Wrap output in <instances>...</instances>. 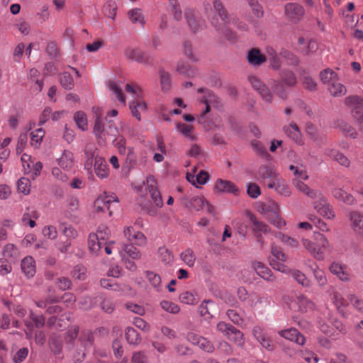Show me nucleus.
Listing matches in <instances>:
<instances>
[{
	"mask_svg": "<svg viewBox=\"0 0 363 363\" xmlns=\"http://www.w3.org/2000/svg\"><path fill=\"white\" fill-rule=\"evenodd\" d=\"M267 185L269 189H274L280 195L289 196L291 194V190L286 181L280 176L274 180L269 181Z\"/></svg>",
	"mask_w": 363,
	"mask_h": 363,
	"instance_id": "obj_12",
	"label": "nucleus"
},
{
	"mask_svg": "<svg viewBox=\"0 0 363 363\" xmlns=\"http://www.w3.org/2000/svg\"><path fill=\"white\" fill-rule=\"evenodd\" d=\"M279 334L290 341L296 342L297 344L302 345L305 342V337L301 335L298 330L296 328H290L288 330H280Z\"/></svg>",
	"mask_w": 363,
	"mask_h": 363,
	"instance_id": "obj_20",
	"label": "nucleus"
},
{
	"mask_svg": "<svg viewBox=\"0 0 363 363\" xmlns=\"http://www.w3.org/2000/svg\"><path fill=\"white\" fill-rule=\"evenodd\" d=\"M252 334L256 340L259 342L262 347L268 351H272L274 349V345L269 337L262 332L259 326H255L252 329Z\"/></svg>",
	"mask_w": 363,
	"mask_h": 363,
	"instance_id": "obj_13",
	"label": "nucleus"
},
{
	"mask_svg": "<svg viewBox=\"0 0 363 363\" xmlns=\"http://www.w3.org/2000/svg\"><path fill=\"white\" fill-rule=\"evenodd\" d=\"M160 306L164 311L170 313L177 314L180 311L179 306L172 301L164 300L160 302Z\"/></svg>",
	"mask_w": 363,
	"mask_h": 363,
	"instance_id": "obj_63",
	"label": "nucleus"
},
{
	"mask_svg": "<svg viewBox=\"0 0 363 363\" xmlns=\"http://www.w3.org/2000/svg\"><path fill=\"white\" fill-rule=\"evenodd\" d=\"M339 130L342 132L346 136H350L352 138L357 137V131L355 129L350 125L349 123L344 121H338L337 123Z\"/></svg>",
	"mask_w": 363,
	"mask_h": 363,
	"instance_id": "obj_44",
	"label": "nucleus"
},
{
	"mask_svg": "<svg viewBox=\"0 0 363 363\" xmlns=\"http://www.w3.org/2000/svg\"><path fill=\"white\" fill-rule=\"evenodd\" d=\"M325 154L333 160L337 162L340 165L349 167L350 164V160L342 152L335 149H326Z\"/></svg>",
	"mask_w": 363,
	"mask_h": 363,
	"instance_id": "obj_25",
	"label": "nucleus"
},
{
	"mask_svg": "<svg viewBox=\"0 0 363 363\" xmlns=\"http://www.w3.org/2000/svg\"><path fill=\"white\" fill-rule=\"evenodd\" d=\"M182 260L189 267H194L196 261V255L191 248L186 249L180 255Z\"/></svg>",
	"mask_w": 363,
	"mask_h": 363,
	"instance_id": "obj_47",
	"label": "nucleus"
},
{
	"mask_svg": "<svg viewBox=\"0 0 363 363\" xmlns=\"http://www.w3.org/2000/svg\"><path fill=\"white\" fill-rule=\"evenodd\" d=\"M333 194L334 197L340 201H343L344 203L352 205L354 203V197L348 194L346 191H345L342 189L336 188L333 191Z\"/></svg>",
	"mask_w": 363,
	"mask_h": 363,
	"instance_id": "obj_39",
	"label": "nucleus"
},
{
	"mask_svg": "<svg viewBox=\"0 0 363 363\" xmlns=\"http://www.w3.org/2000/svg\"><path fill=\"white\" fill-rule=\"evenodd\" d=\"M125 56L127 59L139 63H147L148 57L138 48L128 47L125 50Z\"/></svg>",
	"mask_w": 363,
	"mask_h": 363,
	"instance_id": "obj_18",
	"label": "nucleus"
},
{
	"mask_svg": "<svg viewBox=\"0 0 363 363\" xmlns=\"http://www.w3.org/2000/svg\"><path fill=\"white\" fill-rule=\"evenodd\" d=\"M146 278L151 286L157 291H160L162 289V280L159 274L152 271L145 272Z\"/></svg>",
	"mask_w": 363,
	"mask_h": 363,
	"instance_id": "obj_40",
	"label": "nucleus"
},
{
	"mask_svg": "<svg viewBox=\"0 0 363 363\" xmlns=\"http://www.w3.org/2000/svg\"><path fill=\"white\" fill-rule=\"evenodd\" d=\"M128 14L133 23H139L140 25H143L145 23V18L140 9H132L129 11Z\"/></svg>",
	"mask_w": 363,
	"mask_h": 363,
	"instance_id": "obj_55",
	"label": "nucleus"
},
{
	"mask_svg": "<svg viewBox=\"0 0 363 363\" xmlns=\"http://www.w3.org/2000/svg\"><path fill=\"white\" fill-rule=\"evenodd\" d=\"M295 303L298 308V311L302 313L307 312L308 310L313 308V303L309 300L307 297L303 295H301L296 297Z\"/></svg>",
	"mask_w": 363,
	"mask_h": 363,
	"instance_id": "obj_37",
	"label": "nucleus"
},
{
	"mask_svg": "<svg viewBox=\"0 0 363 363\" xmlns=\"http://www.w3.org/2000/svg\"><path fill=\"white\" fill-rule=\"evenodd\" d=\"M268 211H272L274 213V218L270 220V222L278 228H281L285 225V221L282 220L278 215L279 208L278 206L272 203L269 204L267 207Z\"/></svg>",
	"mask_w": 363,
	"mask_h": 363,
	"instance_id": "obj_42",
	"label": "nucleus"
},
{
	"mask_svg": "<svg viewBox=\"0 0 363 363\" xmlns=\"http://www.w3.org/2000/svg\"><path fill=\"white\" fill-rule=\"evenodd\" d=\"M93 132L96 138L102 140H107V136L109 135L108 133L106 134L105 132L104 124L101 119H95Z\"/></svg>",
	"mask_w": 363,
	"mask_h": 363,
	"instance_id": "obj_43",
	"label": "nucleus"
},
{
	"mask_svg": "<svg viewBox=\"0 0 363 363\" xmlns=\"http://www.w3.org/2000/svg\"><path fill=\"white\" fill-rule=\"evenodd\" d=\"M96 148L92 145H86L85 147L86 161L84 162V168L89 171L91 169L93 164L95 162V158L99 157L96 154Z\"/></svg>",
	"mask_w": 363,
	"mask_h": 363,
	"instance_id": "obj_34",
	"label": "nucleus"
},
{
	"mask_svg": "<svg viewBox=\"0 0 363 363\" xmlns=\"http://www.w3.org/2000/svg\"><path fill=\"white\" fill-rule=\"evenodd\" d=\"M161 89L163 91H167L171 88V79L169 74L164 71L163 69H160L159 71Z\"/></svg>",
	"mask_w": 363,
	"mask_h": 363,
	"instance_id": "obj_50",
	"label": "nucleus"
},
{
	"mask_svg": "<svg viewBox=\"0 0 363 363\" xmlns=\"http://www.w3.org/2000/svg\"><path fill=\"white\" fill-rule=\"evenodd\" d=\"M190 205L197 211L203 210L208 213L213 211V207L203 197H193L190 201Z\"/></svg>",
	"mask_w": 363,
	"mask_h": 363,
	"instance_id": "obj_22",
	"label": "nucleus"
},
{
	"mask_svg": "<svg viewBox=\"0 0 363 363\" xmlns=\"http://www.w3.org/2000/svg\"><path fill=\"white\" fill-rule=\"evenodd\" d=\"M248 3V5L251 8L252 12L253 15L258 18H261L264 16V10L262 5L258 2L257 0H246Z\"/></svg>",
	"mask_w": 363,
	"mask_h": 363,
	"instance_id": "obj_57",
	"label": "nucleus"
},
{
	"mask_svg": "<svg viewBox=\"0 0 363 363\" xmlns=\"http://www.w3.org/2000/svg\"><path fill=\"white\" fill-rule=\"evenodd\" d=\"M94 172L99 179H104L109 175L108 164L101 157H96L95 162L93 164Z\"/></svg>",
	"mask_w": 363,
	"mask_h": 363,
	"instance_id": "obj_21",
	"label": "nucleus"
},
{
	"mask_svg": "<svg viewBox=\"0 0 363 363\" xmlns=\"http://www.w3.org/2000/svg\"><path fill=\"white\" fill-rule=\"evenodd\" d=\"M45 135V131L42 128H38L30 133V145L38 147Z\"/></svg>",
	"mask_w": 363,
	"mask_h": 363,
	"instance_id": "obj_52",
	"label": "nucleus"
},
{
	"mask_svg": "<svg viewBox=\"0 0 363 363\" xmlns=\"http://www.w3.org/2000/svg\"><path fill=\"white\" fill-rule=\"evenodd\" d=\"M258 175L262 179L274 180L279 176L276 169L270 165H262L259 168Z\"/></svg>",
	"mask_w": 363,
	"mask_h": 363,
	"instance_id": "obj_29",
	"label": "nucleus"
},
{
	"mask_svg": "<svg viewBox=\"0 0 363 363\" xmlns=\"http://www.w3.org/2000/svg\"><path fill=\"white\" fill-rule=\"evenodd\" d=\"M314 199L315 200L314 201V208L320 215L328 219L335 218V213L332 207L321 192L319 191V195Z\"/></svg>",
	"mask_w": 363,
	"mask_h": 363,
	"instance_id": "obj_7",
	"label": "nucleus"
},
{
	"mask_svg": "<svg viewBox=\"0 0 363 363\" xmlns=\"http://www.w3.org/2000/svg\"><path fill=\"white\" fill-rule=\"evenodd\" d=\"M247 60L250 65L259 67L267 61V57L258 48H252L247 52Z\"/></svg>",
	"mask_w": 363,
	"mask_h": 363,
	"instance_id": "obj_17",
	"label": "nucleus"
},
{
	"mask_svg": "<svg viewBox=\"0 0 363 363\" xmlns=\"http://www.w3.org/2000/svg\"><path fill=\"white\" fill-rule=\"evenodd\" d=\"M281 83L289 86H293L296 84V78L294 73L289 69H282L280 72Z\"/></svg>",
	"mask_w": 363,
	"mask_h": 363,
	"instance_id": "obj_38",
	"label": "nucleus"
},
{
	"mask_svg": "<svg viewBox=\"0 0 363 363\" xmlns=\"http://www.w3.org/2000/svg\"><path fill=\"white\" fill-rule=\"evenodd\" d=\"M290 274L294 279L303 286L306 287L310 285L309 279L301 271L291 270Z\"/></svg>",
	"mask_w": 363,
	"mask_h": 363,
	"instance_id": "obj_58",
	"label": "nucleus"
},
{
	"mask_svg": "<svg viewBox=\"0 0 363 363\" xmlns=\"http://www.w3.org/2000/svg\"><path fill=\"white\" fill-rule=\"evenodd\" d=\"M314 236L315 243V259L322 260L324 259L325 252L330 248V245L328 240L324 235L319 233H315Z\"/></svg>",
	"mask_w": 363,
	"mask_h": 363,
	"instance_id": "obj_9",
	"label": "nucleus"
},
{
	"mask_svg": "<svg viewBox=\"0 0 363 363\" xmlns=\"http://www.w3.org/2000/svg\"><path fill=\"white\" fill-rule=\"evenodd\" d=\"M3 256L4 259L14 262L18 260L20 256L18 249L11 243L6 244L3 249Z\"/></svg>",
	"mask_w": 363,
	"mask_h": 363,
	"instance_id": "obj_28",
	"label": "nucleus"
},
{
	"mask_svg": "<svg viewBox=\"0 0 363 363\" xmlns=\"http://www.w3.org/2000/svg\"><path fill=\"white\" fill-rule=\"evenodd\" d=\"M215 189L219 192L232 193L237 194L238 189L230 181L218 179L215 183Z\"/></svg>",
	"mask_w": 363,
	"mask_h": 363,
	"instance_id": "obj_24",
	"label": "nucleus"
},
{
	"mask_svg": "<svg viewBox=\"0 0 363 363\" xmlns=\"http://www.w3.org/2000/svg\"><path fill=\"white\" fill-rule=\"evenodd\" d=\"M289 169L291 170L295 175L296 178L294 179H300L302 181L308 178L306 168L303 165H291Z\"/></svg>",
	"mask_w": 363,
	"mask_h": 363,
	"instance_id": "obj_56",
	"label": "nucleus"
},
{
	"mask_svg": "<svg viewBox=\"0 0 363 363\" xmlns=\"http://www.w3.org/2000/svg\"><path fill=\"white\" fill-rule=\"evenodd\" d=\"M125 338L130 345H138L140 342V337L138 333L133 328L128 327L125 329Z\"/></svg>",
	"mask_w": 363,
	"mask_h": 363,
	"instance_id": "obj_48",
	"label": "nucleus"
},
{
	"mask_svg": "<svg viewBox=\"0 0 363 363\" xmlns=\"http://www.w3.org/2000/svg\"><path fill=\"white\" fill-rule=\"evenodd\" d=\"M73 119L80 130L85 131L88 129V120L84 112L82 111H77L74 115Z\"/></svg>",
	"mask_w": 363,
	"mask_h": 363,
	"instance_id": "obj_41",
	"label": "nucleus"
},
{
	"mask_svg": "<svg viewBox=\"0 0 363 363\" xmlns=\"http://www.w3.org/2000/svg\"><path fill=\"white\" fill-rule=\"evenodd\" d=\"M65 340L67 345H72L74 350V361L81 362L84 360L88 350L93 346L94 337L90 330L84 329L79 332V326L72 325L66 332Z\"/></svg>",
	"mask_w": 363,
	"mask_h": 363,
	"instance_id": "obj_1",
	"label": "nucleus"
},
{
	"mask_svg": "<svg viewBox=\"0 0 363 363\" xmlns=\"http://www.w3.org/2000/svg\"><path fill=\"white\" fill-rule=\"evenodd\" d=\"M185 19L190 30L193 32L199 30L201 28V21L193 9H188L185 13Z\"/></svg>",
	"mask_w": 363,
	"mask_h": 363,
	"instance_id": "obj_23",
	"label": "nucleus"
},
{
	"mask_svg": "<svg viewBox=\"0 0 363 363\" xmlns=\"http://www.w3.org/2000/svg\"><path fill=\"white\" fill-rule=\"evenodd\" d=\"M199 93H203L204 96L201 99V102L205 104V110L202 112L201 117H203L210 111V104L214 100L215 96L212 91L206 88H200L198 89Z\"/></svg>",
	"mask_w": 363,
	"mask_h": 363,
	"instance_id": "obj_30",
	"label": "nucleus"
},
{
	"mask_svg": "<svg viewBox=\"0 0 363 363\" xmlns=\"http://www.w3.org/2000/svg\"><path fill=\"white\" fill-rule=\"evenodd\" d=\"M131 113L138 121L141 120V113L147 110V105L141 96L135 97L129 105Z\"/></svg>",
	"mask_w": 363,
	"mask_h": 363,
	"instance_id": "obj_14",
	"label": "nucleus"
},
{
	"mask_svg": "<svg viewBox=\"0 0 363 363\" xmlns=\"http://www.w3.org/2000/svg\"><path fill=\"white\" fill-rule=\"evenodd\" d=\"M252 267L257 274L267 281H274L275 277L272 274V271L265 264L260 262H254Z\"/></svg>",
	"mask_w": 363,
	"mask_h": 363,
	"instance_id": "obj_19",
	"label": "nucleus"
},
{
	"mask_svg": "<svg viewBox=\"0 0 363 363\" xmlns=\"http://www.w3.org/2000/svg\"><path fill=\"white\" fill-rule=\"evenodd\" d=\"M345 104L351 108V114L359 123H363V99L358 96H350L345 99Z\"/></svg>",
	"mask_w": 363,
	"mask_h": 363,
	"instance_id": "obj_6",
	"label": "nucleus"
},
{
	"mask_svg": "<svg viewBox=\"0 0 363 363\" xmlns=\"http://www.w3.org/2000/svg\"><path fill=\"white\" fill-rule=\"evenodd\" d=\"M320 78L324 84L331 83L337 79V75L332 69H326L320 73Z\"/></svg>",
	"mask_w": 363,
	"mask_h": 363,
	"instance_id": "obj_60",
	"label": "nucleus"
},
{
	"mask_svg": "<svg viewBox=\"0 0 363 363\" xmlns=\"http://www.w3.org/2000/svg\"><path fill=\"white\" fill-rule=\"evenodd\" d=\"M332 274L336 275L340 280L347 281L350 279V274L345 266L337 262H333L330 267Z\"/></svg>",
	"mask_w": 363,
	"mask_h": 363,
	"instance_id": "obj_27",
	"label": "nucleus"
},
{
	"mask_svg": "<svg viewBox=\"0 0 363 363\" xmlns=\"http://www.w3.org/2000/svg\"><path fill=\"white\" fill-rule=\"evenodd\" d=\"M350 219L354 230L363 233V215L357 211H352L350 213Z\"/></svg>",
	"mask_w": 363,
	"mask_h": 363,
	"instance_id": "obj_31",
	"label": "nucleus"
},
{
	"mask_svg": "<svg viewBox=\"0 0 363 363\" xmlns=\"http://www.w3.org/2000/svg\"><path fill=\"white\" fill-rule=\"evenodd\" d=\"M294 186L301 192L311 199H315L319 195V191L311 189L303 181L300 179L293 180Z\"/></svg>",
	"mask_w": 363,
	"mask_h": 363,
	"instance_id": "obj_32",
	"label": "nucleus"
},
{
	"mask_svg": "<svg viewBox=\"0 0 363 363\" xmlns=\"http://www.w3.org/2000/svg\"><path fill=\"white\" fill-rule=\"evenodd\" d=\"M330 301L335 306L337 311L344 316L345 309L349 305V300L345 299L338 291L333 289L330 292Z\"/></svg>",
	"mask_w": 363,
	"mask_h": 363,
	"instance_id": "obj_10",
	"label": "nucleus"
},
{
	"mask_svg": "<svg viewBox=\"0 0 363 363\" xmlns=\"http://www.w3.org/2000/svg\"><path fill=\"white\" fill-rule=\"evenodd\" d=\"M255 91L260 95L263 101L267 103H272L273 95L269 87L263 84L260 87H258Z\"/></svg>",
	"mask_w": 363,
	"mask_h": 363,
	"instance_id": "obj_54",
	"label": "nucleus"
},
{
	"mask_svg": "<svg viewBox=\"0 0 363 363\" xmlns=\"http://www.w3.org/2000/svg\"><path fill=\"white\" fill-rule=\"evenodd\" d=\"M179 299L181 303L189 305H196L199 301L197 294L194 291H189L181 293Z\"/></svg>",
	"mask_w": 363,
	"mask_h": 363,
	"instance_id": "obj_36",
	"label": "nucleus"
},
{
	"mask_svg": "<svg viewBox=\"0 0 363 363\" xmlns=\"http://www.w3.org/2000/svg\"><path fill=\"white\" fill-rule=\"evenodd\" d=\"M145 189L148 191L150 197L154 203L153 205L148 202L141 204L142 209L148 215L155 216L157 214V209L163 206V200L160 192L157 189V183L153 176H149L146 179Z\"/></svg>",
	"mask_w": 363,
	"mask_h": 363,
	"instance_id": "obj_2",
	"label": "nucleus"
},
{
	"mask_svg": "<svg viewBox=\"0 0 363 363\" xmlns=\"http://www.w3.org/2000/svg\"><path fill=\"white\" fill-rule=\"evenodd\" d=\"M158 255L161 262L164 264H170L174 262L173 255L164 247L159 248Z\"/></svg>",
	"mask_w": 363,
	"mask_h": 363,
	"instance_id": "obj_59",
	"label": "nucleus"
},
{
	"mask_svg": "<svg viewBox=\"0 0 363 363\" xmlns=\"http://www.w3.org/2000/svg\"><path fill=\"white\" fill-rule=\"evenodd\" d=\"M49 346L55 354H60L62 350V342L60 337L52 336L49 340Z\"/></svg>",
	"mask_w": 363,
	"mask_h": 363,
	"instance_id": "obj_53",
	"label": "nucleus"
},
{
	"mask_svg": "<svg viewBox=\"0 0 363 363\" xmlns=\"http://www.w3.org/2000/svg\"><path fill=\"white\" fill-rule=\"evenodd\" d=\"M110 235L109 229L104 225L99 226L96 233H91L88 238L89 251L94 255H98L102 248L104 241L107 240Z\"/></svg>",
	"mask_w": 363,
	"mask_h": 363,
	"instance_id": "obj_4",
	"label": "nucleus"
},
{
	"mask_svg": "<svg viewBox=\"0 0 363 363\" xmlns=\"http://www.w3.org/2000/svg\"><path fill=\"white\" fill-rule=\"evenodd\" d=\"M250 220L253 224V230L256 233H267L269 232V227L262 221L257 220L254 215H250Z\"/></svg>",
	"mask_w": 363,
	"mask_h": 363,
	"instance_id": "obj_51",
	"label": "nucleus"
},
{
	"mask_svg": "<svg viewBox=\"0 0 363 363\" xmlns=\"http://www.w3.org/2000/svg\"><path fill=\"white\" fill-rule=\"evenodd\" d=\"M21 268L22 272L28 279L33 277L36 272L35 262L33 257L32 256L24 257L21 260Z\"/></svg>",
	"mask_w": 363,
	"mask_h": 363,
	"instance_id": "obj_16",
	"label": "nucleus"
},
{
	"mask_svg": "<svg viewBox=\"0 0 363 363\" xmlns=\"http://www.w3.org/2000/svg\"><path fill=\"white\" fill-rule=\"evenodd\" d=\"M305 13L304 8L297 3H289L285 6V14L292 23L299 22Z\"/></svg>",
	"mask_w": 363,
	"mask_h": 363,
	"instance_id": "obj_8",
	"label": "nucleus"
},
{
	"mask_svg": "<svg viewBox=\"0 0 363 363\" xmlns=\"http://www.w3.org/2000/svg\"><path fill=\"white\" fill-rule=\"evenodd\" d=\"M60 83L65 89L70 90L74 86V82L72 76L67 72H64L59 76Z\"/></svg>",
	"mask_w": 363,
	"mask_h": 363,
	"instance_id": "obj_46",
	"label": "nucleus"
},
{
	"mask_svg": "<svg viewBox=\"0 0 363 363\" xmlns=\"http://www.w3.org/2000/svg\"><path fill=\"white\" fill-rule=\"evenodd\" d=\"M177 129L186 138L192 140L196 139V136L193 133V126L191 125L179 123L177 124Z\"/></svg>",
	"mask_w": 363,
	"mask_h": 363,
	"instance_id": "obj_49",
	"label": "nucleus"
},
{
	"mask_svg": "<svg viewBox=\"0 0 363 363\" xmlns=\"http://www.w3.org/2000/svg\"><path fill=\"white\" fill-rule=\"evenodd\" d=\"M125 237L133 244L138 246L146 245L147 238L144 234L138 230H135L133 227H127L124 230Z\"/></svg>",
	"mask_w": 363,
	"mask_h": 363,
	"instance_id": "obj_11",
	"label": "nucleus"
},
{
	"mask_svg": "<svg viewBox=\"0 0 363 363\" xmlns=\"http://www.w3.org/2000/svg\"><path fill=\"white\" fill-rule=\"evenodd\" d=\"M213 7L218 16L220 22L217 18H213L212 24L218 30L225 35L228 39L235 38V34L228 29V25L230 23V18L220 0H213Z\"/></svg>",
	"mask_w": 363,
	"mask_h": 363,
	"instance_id": "obj_3",
	"label": "nucleus"
},
{
	"mask_svg": "<svg viewBox=\"0 0 363 363\" xmlns=\"http://www.w3.org/2000/svg\"><path fill=\"white\" fill-rule=\"evenodd\" d=\"M227 337L230 340L233 341L236 345L239 346H242L245 343L243 339V334L239 330H237L235 328H234L233 330H231V333L229 335H228Z\"/></svg>",
	"mask_w": 363,
	"mask_h": 363,
	"instance_id": "obj_61",
	"label": "nucleus"
},
{
	"mask_svg": "<svg viewBox=\"0 0 363 363\" xmlns=\"http://www.w3.org/2000/svg\"><path fill=\"white\" fill-rule=\"evenodd\" d=\"M17 188L19 192L28 195L30 191V182L27 178L22 177L17 182Z\"/></svg>",
	"mask_w": 363,
	"mask_h": 363,
	"instance_id": "obj_62",
	"label": "nucleus"
},
{
	"mask_svg": "<svg viewBox=\"0 0 363 363\" xmlns=\"http://www.w3.org/2000/svg\"><path fill=\"white\" fill-rule=\"evenodd\" d=\"M328 90L331 96L334 97L342 96L347 93L346 87L342 84L338 82L337 79L329 84Z\"/></svg>",
	"mask_w": 363,
	"mask_h": 363,
	"instance_id": "obj_35",
	"label": "nucleus"
},
{
	"mask_svg": "<svg viewBox=\"0 0 363 363\" xmlns=\"http://www.w3.org/2000/svg\"><path fill=\"white\" fill-rule=\"evenodd\" d=\"M120 255L121 257L125 256L133 259H139L140 258V251L133 244H124L120 250Z\"/></svg>",
	"mask_w": 363,
	"mask_h": 363,
	"instance_id": "obj_33",
	"label": "nucleus"
},
{
	"mask_svg": "<svg viewBox=\"0 0 363 363\" xmlns=\"http://www.w3.org/2000/svg\"><path fill=\"white\" fill-rule=\"evenodd\" d=\"M347 299L356 310L363 313V299L354 294H349Z\"/></svg>",
	"mask_w": 363,
	"mask_h": 363,
	"instance_id": "obj_64",
	"label": "nucleus"
},
{
	"mask_svg": "<svg viewBox=\"0 0 363 363\" xmlns=\"http://www.w3.org/2000/svg\"><path fill=\"white\" fill-rule=\"evenodd\" d=\"M169 12L174 19L179 21L182 18V11L178 0H169Z\"/></svg>",
	"mask_w": 363,
	"mask_h": 363,
	"instance_id": "obj_45",
	"label": "nucleus"
},
{
	"mask_svg": "<svg viewBox=\"0 0 363 363\" xmlns=\"http://www.w3.org/2000/svg\"><path fill=\"white\" fill-rule=\"evenodd\" d=\"M118 206V200L116 194L113 193H106L100 195L94 202V208L96 212L108 211L111 216L113 211Z\"/></svg>",
	"mask_w": 363,
	"mask_h": 363,
	"instance_id": "obj_5",
	"label": "nucleus"
},
{
	"mask_svg": "<svg viewBox=\"0 0 363 363\" xmlns=\"http://www.w3.org/2000/svg\"><path fill=\"white\" fill-rule=\"evenodd\" d=\"M57 164L63 169H70L74 165L73 153L69 150H65L57 159Z\"/></svg>",
	"mask_w": 363,
	"mask_h": 363,
	"instance_id": "obj_26",
	"label": "nucleus"
},
{
	"mask_svg": "<svg viewBox=\"0 0 363 363\" xmlns=\"http://www.w3.org/2000/svg\"><path fill=\"white\" fill-rule=\"evenodd\" d=\"M283 130L296 143L301 145L303 144L302 134L295 123L292 122L289 125L284 126Z\"/></svg>",
	"mask_w": 363,
	"mask_h": 363,
	"instance_id": "obj_15",
	"label": "nucleus"
}]
</instances>
